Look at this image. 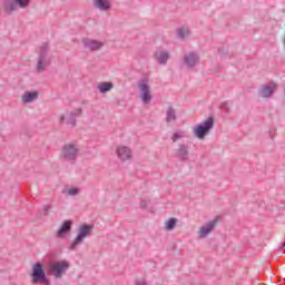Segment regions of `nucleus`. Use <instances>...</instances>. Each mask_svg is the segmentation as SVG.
<instances>
[{"label":"nucleus","mask_w":285,"mask_h":285,"mask_svg":"<svg viewBox=\"0 0 285 285\" xmlns=\"http://www.w3.org/2000/svg\"><path fill=\"white\" fill-rule=\"evenodd\" d=\"M82 109L78 108L71 111L70 114H62L59 124H67L69 128H75L77 126V117L81 116Z\"/></svg>","instance_id":"nucleus-7"},{"label":"nucleus","mask_w":285,"mask_h":285,"mask_svg":"<svg viewBox=\"0 0 285 285\" xmlns=\"http://www.w3.org/2000/svg\"><path fill=\"white\" fill-rule=\"evenodd\" d=\"M138 88L140 90V97H141L142 104L146 105L149 101H153V95L150 94V87L148 86V83H146L144 80H141L138 83Z\"/></svg>","instance_id":"nucleus-9"},{"label":"nucleus","mask_w":285,"mask_h":285,"mask_svg":"<svg viewBox=\"0 0 285 285\" xmlns=\"http://www.w3.org/2000/svg\"><path fill=\"white\" fill-rule=\"evenodd\" d=\"M95 228V225H88L83 224L78 229V235L76 236L75 240L71 243L69 250H77V246H80V244H83V240L86 237H90L92 235V230Z\"/></svg>","instance_id":"nucleus-4"},{"label":"nucleus","mask_w":285,"mask_h":285,"mask_svg":"<svg viewBox=\"0 0 285 285\" xmlns=\"http://www.w3.org/2000/svg\"><path fill=\"white\" fill-rule=\"evenodd\" d=\"M82 45L85 48H87V50H90V52H95L104 48V42L88 38L82 39Z\"/></svg>","instance_id":"nucleus-10"},{"label":"nucleus","mask_w":285,"mask_h":285,"mask_svg":"<svg viewBox=\"0 0 285 285\" xmlns=\"http://www.w3.org/2000/svg\"><path fill=\"white\" fill-rule=\"evenodd\" d=\"M116 153L121 161H128V159L132 158V151L126 146L118 147Z\"/></svg>","instance_id":"nucleus-14"},{"label":"nucleus","mask_w":285,"mask_h":285,"mask_svg":"<svg viewBox=\"0 0 285 285\" xmlns=\"http://www.w3.org/2000/svg\"><path fill=\"white\" fill-rule=\"evenodd\" d=\"M48 210H50V206L46 205L45 206V215H48Z\"/></svg>","instance_id":"nucleus-30"},{"label":"nucleus","mask_w":285,"mask_h":285,"mask_svg":"<svg viewBox=\"0 0 285 285\" xmlns=\"http://www.w3.org/2000/svg\"><path fill=\"white\" fill-rule=\"evenodd\" d=\"M190 35V32H188V30H186V28H180L177 30V37L178 39H186V37H188Z\"/></svg>","instance_id":"nucleus-23"},{"label":"nucleus","mask_w":285,"mask_h":285,"mask_svg":"<svg viewBox=\"0 0 285 285\" xmlns=\"http://www.w3.org/2000/svg\"><path fill=\"white\" fill-rule=\"evenodd\" d=\"M219 223V219L215 218L210 222H208L205 226L200 227L199 235L200 237H206L209 233H213L215 230V227Z\"/></svg>","instance_id":"nucleus-12"},{"label":"nucleus","mask_w":285,"mask_h":285,"mask_svg":"<svg viewBox=\"0 0 285 285\" xmlns=\"http://www.w3.org/2000/svg\"><path fill=\"white\" fill-rule=\"evenodd\" d=\"M154 57L158 63L166 66V63H168V59H170V53H168V51H156Z\"/></svg>","instance_id":"nucleus-18"},{"label":"nucleus","mask_w":285,"mask_h":285,"mask_svg":"<svg viewBox=\"0 0 285 285\" xmlns=\"http://www.w3.org/2000/svg\"><path fill=\"white\" fill-rule=\"evenodd\" d=\"M2 10L4 14H12L17 10V2L14 0H3Z\"/></svg>","instance_id":"nucleus-17"},{"label":"nucleus","mask_w":285,"mask_h":285,"mask_svg":"<svg viewBox=\"0 0 285 285\" xmlns=\"http://www.w3.org/2000/svg\"><path fill=\"white\" fill-rule=\"evenodd\" d=\"M175 226H177V218H170L166 222L165 230H175Z\"/></svg>","instance_id":"nucleus-22"},{"label":"nucleus","mask_w":285,"mask_h":285,"mask_svg":"<svg viewBox=\"0 0 285 285\" xmlns=\"http://www.w3.org/2000/svg\"><path fill=\"white\" fill-rule=\"evenodd\" d=\"M36 99H39V91H26L22 96L23 104H32Z\"/></svg>","instance_id":"nucleus-19"},{"label":"nucleus","mask_w":285,"mask_h":285,"mask_svg":"<svg viewBox=\"0 0 285 285\" xmlns=\"http://www.w3.org/2000/svg\"><path fill=\"white\" fill-rule=\"evenodd\" d=\"M31 284H42L50 285V278L46 275V269H43V264L37 262L31 268Z\"/></svg>","instance_id":"nucleus-2"},{"label":"nucleus","mask_w":285,"mask_h":285,"mask_svg":"<svg viewBox=\"0 0 285 285\" xmlns=\"http://www.w3.org/2000/svg\"><path fill=\"white\" fill-rule=\"evenodd\" d=\"M166 121H167V124H170L171 121H177V111L175 110V107L169 106L167 108Z\"/></svg>","instance_id":"nucleus-20"},{"label":"nucleus","mask_w":285,"mask_h":285,"mask_svg":"<svg viewBox=\"0 0 285 285\" xmlns=\"http://www.w3.org/2000/svg\"><path fill=\"white\" fill-rule=\"evenodd\" d=\"M112 88H115V85L110 81L98 83V90L102 95H105V92H110V90H112Z\"/></svg>","instance_id":"nucleus-21"},{"label":"nucleus","mask_w":285,"mask_h":285,"mask_svg":"<svg viewBox=\"0 0 285 285\" xmlns=\"http://www.w3.org/2000/svg\"><path fill=\"white\" fill-rule=\"evenodd\" d=\"M213 128H215V118L209 117L194 128V135L197 139H206V135H208Z\"/></svg>","instance_id":"nucleus-5"},{"label":"nucleus","mask_w":285,"mask_h":285,"mask_svg":"<svg viewBox=\"0 0 285 285\" xmlns=\"http://www.w3.org/2000/svg\"><path fill=\"white\" fill-rule=\"evenodd\" d=\"M94 8L101 12H108V10L112 8V4L110 3V0H94Z\"/></svg>","instance_id":"nucleus-16"},{"label":"nucleus","mask_w":285,"mask_h":285,"mask_svg":"<svg viewBox=\"0 0 285 285\" xmlns=\"http://www.w3.org/2000/svg\"><path fill=\"white\" fill-rule=\"evenodd\" d=\"M185 137V132L184 131H176L171 136V140L174 141V144L178 140V139H184Z\"/></svg>","instance_id":"nucleus-25"},{"label":"nucleus","mask_w":285,"mask_h":285,"mask_svg":"<svg viewBox=\"0 0 285 285\" xmlns=\"http://www.w3.org/2000/svg\"><path fill=\"white\" fill-rule=\"evenodd\" d=\"M136 285H146V281L145 279H137Z\"/></svg>","instance_id":"nucleus-29"},{"label":"nucleus","mask_w":285,"mask_h":285,"mask_svg":"<svg viewBox=\"0 0 285 285\" xmlns=\"http://www.w3.org/2000/svg\"><path fill=\"white\" fill-rule=\"evenodd\" d=\"M184 63L187 68H195L199 63V56L197 53H188L184 57Z\"/></svg>","instance_id":"nucleus-13"},{"label":"nucleus","mask_w":285,"mask_h":285,"mask_svg":"<svg viewBox=\"0 0 285 285\" xmlns=\"http://www.w3.org/2000/svg\"><path fill=\"white\" fill-rule=\"evenodd\" d=\"M48 52H50V45L48 42H43L38 50V60L36 65L37 72L41 73L46 71V68L50 66V57H48Z\"/></svg>","instance_id":"nucleus-1"},{"label":"nucleus","mask_w":285,"mask_h":285,"mask_svg":"<svg viewBox=\"0 0 285 285\" xmlns=\"http://www.w3.org/2000/svg\"><path fill=\"white\" fill-rule=\"evenodd\" d=\"M70 268V263L68 261H57L50 264L49 272L56 279H61Z\"/></svg>","instance_id":"nucleus-6"},{"label":"nucleus","mask_w":285,"mask_h":285,"mask_svg":"<svg viewBox=\"0 0 285 285\" xmlns=\"http://www.w3.org/2000/svg\"><path fill=\"white\" fill-rule=\"evenodd\" d=\"M277 90V83L275 81H271L268 85H264L258 90V97H262L263 99H268L273 97L275 91Z\"/></svg>","instance_id":"nucleus-8"},{"label":"nucleus","mask_w":285,"mask_h":285,"mask_svg":"<svg viewBox=\"0 0 285 285\" xmlns=\"http://www.w3.org/2000/svg\"><path fill=\"white\" fill-rule=\"evenodd\" d=\"M72 230V220H65L60 228L57 230V237L65 239L66 235Z\"/></svg>","instance_id":"nucleus-11"},{"label":"nucleus","mask_w":285,"mask_h":285,"mask_svg":"<svg viewBox=\"0 0 285 285\" xmlns=\"http://www.w3.org/2000/svg\"><path fill=\"white\" fill-rule=\"evenodd\" d=\"M230 106H233V104L225 101L220 105V109L223 110V112H230Z\"/></svg>","instance_id":"nucleus-26"},{"label":"nucleus","mask_w":285,"mask_h":285,"mask_svg":"<svg viewBox=\"0 0 285 285\" xmlns=\"http://www.w3.org/2000/svg\"><path fill=\"white\" fill-rule=\"evenodd\" d=\"M68 195H70L71 197H75L76 195H79V188H70L68 190Z\"/></svg>","instance_id":"nucleus-27"},{"label":"nucleus","mask_w":285,"mask_h":285,"mask_svg":"<svg viewBox=\"0 0 285 285\" xmlns=\"http://www.w3.org/2000/svg\"><path fill=\"white\" fill-rule=\"evenodd\" d=\"M148 207V203L146 200L140 202V208L146 209Z\"/></svg>","instance_id":"nucleus-28"},{"label":"nucleus","mask_w":285,"mask_h":285,"mask_svg":"<svg viewBox=\"0 0 285 285\" xmlns=\"http://www.w3.org/2000/svg\"><path fill=\"white\" fill-rule=\"evenodd\" d=\"M188 155H190V151H188V146L179 144L178 149L176 150V157H178L180 161H188Z\"/></svg>","instance_id":"nucleus-15"},{"label":"nucleus","mask_w":285,"mask_h":285,"mask_svg":"<svg viewBox=\"0 0 285 285\" xmlns=\"http://www.w3.org/2000/svg\"><path fill=\"white\" fill-rule=\"evenodd\" d=\"M79 156V146L72 142H67L61 147L59 157L63 161H70L75 164L77 161V157Z\"/></svg>","instance_id":"nucleus-3"},{"label":"nucleus","mask_w":285,"mask_h":285,"mask_svg":"<svg viewBox=\"0 0 285 285\" xmlns=\"http://www.w3.org/2000/svg\"><path fill=\"white\" fill-rule=\"evenodd\" d=\"M17 8H28L30 6V0H13Z\"/></svg>","instance_id":"nucleus-24"}]
</instances>
